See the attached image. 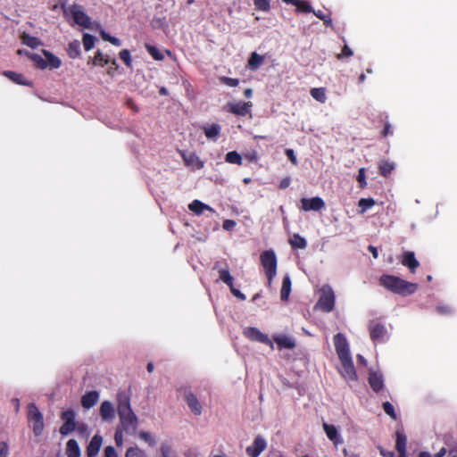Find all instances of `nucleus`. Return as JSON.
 Segmentation results:
<instances>
[{"mask_svg":"<svg viewBox=\"0 0 457 457\" xmlns=\"http://www.w3.org/2000/svg\"><path fill=\"white\" fill-rule=\"evenodd\" d=\"M27 419L32 423V430L36 436L42 435L44 431V417L34 403H30L27 406Z\"/></svg>","mask_w":457,"mask_h":457,"instance_id":"20e7f679","label":"nucleus"},{"mask_svg":"<svg viewBox=\"0 0 457 457\" xmlns=\"http://www.w3.org/2000/svg\"><path fill=\"white\" fill-rule=\"evenodd\" d=\"M392 134L391 125L389 123H386L384 129L382 130V136L386 137Z\"/></svg>","mask_w":457,"mask_h":457,"instance_id":"774afa93","label":"nucleus"},{"mask_svg":"<svg viewBox=\"0 0 457 457\" xmlns=\"http://www.w3.org/2000/svg\"><path fill=\"white\" fill-rule=\"evenodd\" d=\"M229 288H230V292L232 293V295L234 296H236L237 298H238L239 300H242V301L245 300V298H246L245 295L243 293H241L238 289L235 288L234 285H232V287H229Z\"/></svg>","mask_w":457,"mask_h":457,"instance_id":"e2e57ef3","label":"nucleus"},{"mask_svg":"<svg viewBox=\"0 0 457 457\" xmlns=\"http://www.w3.org/2000/svg\"><path fill=\"white\" fill-rule=\"evenodd\" d=\"M188 209L196 215H201L204 211H209L212 213L215 212L212 207L204 204L200 200H194L192 203H190L188 204Z\"/></svg>","mask_w":457,"mask_h":457,"instance_id":"5701e85b","label":"nucleus"},{"mask_svg":"<svg viewBox=\"0 0 457 457\" xmlns=\"http://www.w3.org/2000/svg\"><path fill=\"white\" fill-rule=\"evenodd\" d=\"M334 345L339 359L351 356L349 345L344 334L337 333L334 336Z\"/></svg>","mask_w":457,"mask_h":457,"instance_id":"1a4fd4ad","label":"nucleus"},{"mask_svg":"<svg viewBox=\"0 0 457 457\" xmlns=\"http://www.w3.org/2000/svg\"><path fill=\"white\" fill-rule=\"evenodd\" d=\"M68 54L71 58L75 59L80 54V44L75 40L71 42L68 46Z\"/></svg>","mask_w":457,"mask_h":457,"instance_id":"ea45409f","label":"nucleus"},{"mask_svg":"<svg viewBox=\"0 0 457 457\" xmlns=\"http://www.w3.org/2000/svg\"><path fill=\"white\" fill-rule=\"evenodd\" d=\"M382 406H383L384 411L388 416H390L393 420H396V418H397L396 413H395V408L392 403H390L389 402H385V403H383Z\"/></svg>","mask_w":457,"mask_h":457,"instance_id":"09e8293b","label":"nucleus"},{"mask_svg":"<svg viewBox=\"0 0 457 457\" xmlns=\"http://www.w3.org/2000/svg\"><path fill=\"white\" fill-rule=\"evenodd\" d=\"M184 400L187 403L190 411L195 415L200 416L203 412V407L198 400V397L191 390L186 389L184 391Z\"/></svg>","mask_w":457,"mask_h":457,"instance_id":"9d476101","label":"nucleus"},{"mask_svg":"<svg viewBox=\"0 0 457 457\" xmlns=\"http://www.w3.org/2000/svg\"><path fill=\"white\" fill-rule=\"evenodd\" d=\"M126 457H145V453L138 447H129L127 449Z\"/></svg>","mask_w":457,"mask_h":457,"instance_id":"c03bdc74","label":"nucleus"},{"mask_svg":"<svg viewBox=\"0 0 457 457\" xmlns=\"http://www.w3.org/2000/svg\"><path fill=\"white\" fill-rule=\"evenodd\" d=\"M102 444H103V437L98 434L95 435L87 446V450H86L87 456V457H96L99 453Z\"/></svg>","mask_w":457,"mask_h":457,"instance_id":"a211bd4d","label":"nucleus"},{"mask_svg":"<svg viewBox=\"0 0 457 457\" xmlns=\"http://www.w3.org/2000/svg\"><path fill=\"white\" fill-rule=\"evenodd\" d=\"M123 431L122 428H118L114 434V440L117 446H121L123 444Z\"/></svg>","mask_w":457,"mask_h":457,"instance_id":"4d7b16f0","label":"nucleus"},{"mask_svg":"<svg viewBox=\"0 0 457 457\" xmlns=\"http://www.w3.org/2000/svg\"><path fill=\"white\" fill-rule=\"evenodd\" d=\"M219 278L229 287H232V285H234V278L228 269H220L219 270Z\"/></svg>","mask_w":457,"mask_h":457,"instance_id":"58836bf2","label":"nucleus"},{"mask_svg":"<svg viewBox=\"0 0 457 457\" xmlns=\"http://www.w3.org/2000/svg\"><path fill=\"white\" fill-rule=\"evenodd\" d=\"M325 207V202L320 196H314L312 198H302L301 199V208L304 212H319Z\"/></svg>","mask_w":457,"mask_h":457,"instance_id":"f8f14e48","label":"nucleus"},{"mask_svg":"<svg viewBox=\"0 0 457 457\" xmlns=\"http://www.w3.org/2000/svg\"><path fill=\"white\" fill-rule=\"evenodd\" d=\"M100 415L103 420L110 421L115 417V411L112 403L109 401H104L100 406Z\"/></svg>","mask_w":457,"mask_h":457,"instance_id":"aec40b11","label":"nucleus"},{"mask_svg":"<svg viewBox=\"0 0 457 457\" xmlns=\"http://www.w3.org/2000/svg\"><path fill=\"white\" fill-rule=\"evenodd\" d=\"M286 154L287 156V158L291 161V162L293 164H296L297 163V160H296V157L295 155V152L293 149H287L286 150Z\"/></svg>","mask_w":457,"mask_h":457,"instance_id":"0e129e2a","label":"nucleus"},{"mask_svg":"<svg viewBox=\"0 0 457 457\" xmlns=\"http://www.w3.org/2000/svg\"><path fill=\"white\" fill-rule=\"evenodd\" d=\"M43 54L46 57V61L47 62V67L50 69H58L62 65V61L60 58L53 54L48 50H43Z\"/></svg>","mask_w":457,"mask_h":457,"instance_id":"cd10ccee","label":"nucleus"},{"mask_svg":"<svg viewBox=\"0 0 457 457\" xmlns=\"http://www.w3.org/2000/svg\"><path fill=\"white\" fill-rule=\"evenodd\" d=\"M26 55L34 62L38 69L44 70L47 68V62L41 55L29 52H26Z\"/></svg>","mask_w":457,"mask_h":457,"instance_id":"f704fd0d","label":"nucleus"},{"mask_svg":"<svg viewBox=\"0 0 457 457\" xmlns=\"http://www.w3.org/2000/svg\"><path fill=\"white\" fill-rule=\"evenodd\" d=\"M260 261L268 279L267 287H270L272 280L277 275L278 261L275 252L273 250L262 252L260 255Z\"/></svg>","mask_w":457,"mask_h":457,"instance_id":"7ed1b4c3","label":"nucleus"},{"mask_svg":"<svg viewBox=\"0 0 457 457\" xmlns=\"http://www.w3.org/2000/svg\"><path fill=\"white\" fill-rule=\"evenodd\" d=\"M203 129L207 138L216 140L220 133L221 128L219 124L213 123L211 126H204Z\"/></svg>","mask_w":457,"mask_h":457,"instance_id":"c85d7f7f","label":"nucleus"},{"mask_svg":"<svg viewBox=\"0 0 457 457\" xmlns=\"http://www.w3.org/2000/svg\"><path fill=\"white\" fill-rule=\"evenodd\" d=\"M3 75L18 85H23V86H31L32 85V83L29 82V80H27L21 73H17L15 71H4Z\"/></svg>","mask_w":457,"mask_h":457,"instance_id":"b1692460","label":"nucleus"},{"mask_svg":"<svg viewBox=\"0 0 457 457\" xmlns=\"http://www.w3.org/2000/svg\"><path fill=\"white\" fill-rule=\"evenodd\" d=\"M400 261L401 263L403 266L407 267L411 273H415L416 270L420 266V262L417 261L414 252L411 251L404 252L402 254Z\"/></svg>","mask_w":457,"mask_h":457,"instance_id":"f3484780","label":"nucleus"},{"mask_svg":"<svg viewBox=\"0 0 457 457\" xmlns=\"http://www.w3.org/2000/svg\"><path fill=\"white\" fill-rule=\"evenodd\" d=\"M290 183H291L290 178L289 177H286V178L281 179L278 187L280 189H286V188H287L289 187Z\"/></svg>","mask_w":457,"mask_h":457,"instance_id":"69168bd1","label":"nucleus"},{"mask_svg":"<svg viewBox=\"0 0 457 457\" xmlns=\"http://www.w3.org/2000/svg\"><path fill=\"white\" fill-rule=\"evenodd\" d=\"M237 223L233 220H225L222 224V228L224 230L231 231L236 227Z\"/></svg>","mask_w":457,"mask_h":457,"instance_id":"bf43d9fd","label":"nucleus"},{"mask_svg":"<svg viewBox=\"0 0 457 457\" xmlns=\"http://www.w3.org/2000/svg\"><path fill=\"white\" fill-rule=\"evenodd\" d=\"M312 12L316 17L323 21L326 26H332V19L330 18V16L324 14V12L320 10L317 12L313 10Z\"/></svg>","mask_w":457,"mask_h":457,"instance_id":"8fccbe9b","label":"nucleus"},{"mask_svg":"<svg viewBox=\"0 0 457 457\" xmlns=\"http://www.w3.org/2000/svg\"><path fill=\"white\" fill-rule=\"evenodd\" d=\"M95 40L96 38L94 36L87 33L84 34L82 38L84 49L86 51L92 49L95 46Z\"/></svg>","mask_w":457,"mask_h":457,"instance_id":"37998d69","label":"nucleus"},{"mask_svg":"<svg viewBox=\"0 0 457 457\" xmlns=\"http://www.w3.org/2000/svg\"><path fill=\"white\" fill-rule=\"evenodd\" d=\"M181 156L186 166L190 167L194 170H201L204 166V162L194 152L188 154L183 152Z\"/></svg>","mask_w":457,"mask_h":457,"instance_id":"2eb2a0df","label":"nucleus"},{"mask_svg":"<svg viewBox=\"0 0 457 457\" xmlns=\"http://www.w3.org/2000/svg\"><path fill=\"white\" fill-rule=\"evenodd\" d=\"M87 425L85 423H77L76 429L79 434H86L87 433Z\"/></svg>","mask_w":457,"mask_h":457,"instance_id":"338daca9","label":"nucleus"},{"mask_svg":"<svg viewBox=\"0 0 457 457\" xmlns=\"http://www.w3.org/2000/svg\"><path fill=\"white\" fill-rule=\"evenodd\" d=\"M267 447L266 440L258 435L253 444L246 447L245 453L249 457H258Z\"/></svg>","mask_w":457,"mask_h":457,"instance_id":"ddd939ff","label":"nucleus"},{"mask_svg":"<svg viewBox=\"0 0 457 457\" xmlns=\"http://www.w3.org/2000/svg\"><path fill=\"white\" fill-rule=\"evenodd\" d=\"M357 181L360 183V187L364 188L367 185L365 179V170L364 168H361L358 171Z\"/></svg>","mask_w":457,"mask_h":457,"instance_id":"6e6d98bb","label":"nucleus"},{"mask_svg":"<svg viewBox=\"0 0 457 457\" xmlns=\"http://www.w3.org/2000/svg\"><path fill=\"white\" fill-rule=\"evenodd\" d=\"M270 0H253V4L257 10L268 12L270 9Z\"/></svg>","mask_w":457,"mask_h":457,"instance_id":"a18cd8bd","label":"nucleus"},{"mask_svg":"<svg viewBox=\"0 0 457 457\" xmlns=\"http://www.w3.org/2000/svg\"><path fill=\"white\" fill-rule=\"evenodd\" d=\"M291 292V279L288 276H285L282 281L280 290V298L282 301H287Z\"/></svg>","mask_w":457,"mask_h":457,"instance_id":"473e14b6","label":"nucleus"},{"mask_svg":"<svg viewBox=\"0 0 457 457\" xmlns=\"http://www.w3.org/2000/svg\"><path fill=\"white\" fill-rule=\"evenodd\" d=\"M317 305L325 312H329L333 310L335 306V295L329 286L326 285L322 287L321 295L318 300Z\"/></svg>","mask_w":457,"mask_h":457,"instance_id":"39448f33","label":"nucleus"},{"mask_svg":"<svg viewBox=\"0 0 457 457\" xmlns=\"http://www.w3.org/2000/svg\"><path fill=\"white\" fill-rule=\"evenodd\" d=\"M225 161L228 163H232V164H237V165H241L242 164V157L241 155L236 152V151H231V152H228L226 156H225Z\"/></svg>","mask_w":457,"mask_h":457,"instance_id":"79ce46f5","label":"nucleus"},{"mask_svg":"<svg viewBox=\"0 0 457 457\" xmlns=\"http://www.w3.org/2000/svg\"><path fill=\"white\" fill-rule=\"evenodd\" d=\"M117 411L122 430L127 434H135L138 427V419L131 409L128 396H119Z\"/></svg>","mask_w":457,"mask_h":457,"instance_id":"f257e3e1","label":"nucleus"},{"mask_svg":"<svg viewBox=\"0 0 457 457\" xmlns=\"http://www.w3.org/2000/svg\"><path fill=\"white\" fill-rule=\"evenodd\" d=\"M9 446L6 442L0 443V457H8Z\"/></svg>","mask_w":457,"mask_h":457,"instance_id":"052dcab7","label":"nucleus"},{"mask_svg":"<svg viewBox=\"0 0 457 457\" xmlns=\"http://www.w3.org/2000/svg\"><path fill=\"white\" fill-rule=\"evenodd\" d=\"M396 442H395V449L398 453H406V445H407V436L405 434L400 430L395 432Z\"/></svg>","mask_w":457,"mask_h":457,"instance_id":"c756f323","label":"nucleus"},{"mask_svg":"<svg viewBox=\"0 0 457 457\" xmlns=\"http://www.w3.org/2000/svg\"><path fill=\"white\" fill-rule=\"evenodd\" d=\"M99 399V393L97 391H89L87 392L81 397V405L85 409H90L96 404Z\"/></svg>","mask_w":457,"mask_h":457,"instance_id":"412c9836","label":"nucleus"},{"mask_svg":"<svg viewBox=\"0 0 457 457\" xmlns=\"http://www.w3.org/2000/svg\"><path fill=\"white\" fill-rule=\"evenodd\" d=\"M65 454L67 457H80L81 452L78 442L75 439H70L66 444Z\"/></svg>","mask_w":457,"mask_h":457,"instance_id":"393cba45","label":"nucleus"},{"mask_svg":"<svg viewBox=\"0 0 457 457\" xmlns=\"http://www.w3.org/2000/svg\"><path fill=\"white\" fill-rule=\"evenodd\" d=\"M104 457H118L113 446H106L104 449Z\"/></svg>","mask_w":457,"mask_h":457,"instance_id":"680f3d73","label":"nucleus"},{"mask_svg":"<svg viewBox=\"0 0 457 457\" xmlns=\"http://www.w3.org/2000/svg\"><path fill=\"white\" fill-rule=\"evenodd\" d=\"M263 62L264 57L262 55H260L256 52H253L251 54L248 59L247 67L252 71H256L261 67Z\"/></svg>","mask_w":457,"mask_h":457,"instance_id":"a878e982","label":"nucleus"},{"mask_svg":"<svg viewBox=\"0 0 457 457\" xmlns=\"http://www.w3.org/2000/svg\"><path fill=\"white\" fill-rule=\"evenodd\" d=\"M273 340L280 349L285 348L291 350L295 347V341L286 335L275 336Z\"/></svg>","mask_w":457,"mask_h":457,"instance_id":"4be33fe9","label":"nucleus"},{"mask_svg":"<svg viewBox=\"0 0 457 457\" xmlns=\"http://www.w3.org/2000/svg\"><path fill=\"white\" fill-rule=\"evenodd\" d=\"M92 62L96 66L104 67L110 62V58L108 55H104L100 50H98L96 53Z\"/></svg>","mask_w":457,"mask_h":457,"instance_id":"e433bc0d","label":"nucleus"},{"mask_svg":"<svg viewBox=\"0 0 457 457\" xmlns=\"http://www.w3.org/2000/svg\"><path fill=\"white\" fill-rule=\"evenodd\" d=\"M289 244L294 249H304L307 246V242L304 237L295 233L289 239Z\"/></svg>","mask_w":457,"mask_h":457,"instance_id":"2f4dec72","label":"nucleus"},{"mask_svg":"<svg viewBox=\"0 0 457 457\" xmlns=\"http://www.w3.org/2000/svg\"><path fill=\"white\" fill-rule=\"evenodd\" d=\"M244 335L253 340V341H256V342H260V343H263V344H267V345H272L271 341L269 339V337L262 333L258 328H253V327H248L246 328L245 330H244Z\"/></svg>","mask_w":457,"mask_h":457,"instance_id":"dca6fc26","label":"nucleus"},{"mask_svg":"<svg viewBox=\"0 0 457 457\" xmlns=\"http://www.w3.org/2000/svg\"><path fill=\"white\" fill-rule=\"evenodd\" d=\"M376 202L373 198H361L359 200V213L363 214L368 209L373 207Z\"/></svg>","mask_w":457,"mask_h":457,"instance_id":"c9c22d12","label":"nucleus"},{"mask_svg":"<svg viewBox=\"0 0 457 457\" xmlns=\"http://www.w3.org/2000/svg\"><path fill=\"white\" fill-rule=\"evenodd\" d=\"M436 312L441 315H448L453 312L452 307L446 304H439L436 306Z\"/></svg>","mask_w":457,"mask_h":457,"instance_id":"864d4df0","label":"nucleus"},{"mask_svg":"<svg viewBox=\"0 0 457 457\" xmlns=\"http://www.w3.org/2000/svg\"><path fill=\"white\" fill-rule=\"evenodd\" d=\"M22 44L29 46L30 48H37L41 45L39 38L30 36L29 34L23 33L21 37Z\"/></svg>","mask_w":457,"mask_h":457,"instance_id":"72a5a7b5","label":"nucleus"},{"mask_svg":"<svg viewBox=\"0 0 457 457\" xmlns=\"http://www.w3.org/2000/svg\"><path fill=\"white\" fill-rule=\"evenodd\" d=\"M379 285L392 293L403 296L412 295L418 289L416 283H411L399 277L387 274H384L379 278Z\"/></svg>","mask_w":457,"mask_h":457,"instance_id":"f03ea898","label":"nucleus"},{"mask_svg":"<svg viewBox=\"0 0 457 457\" xmlns=\"http://www.w3.org/2000/svg\"><path fill=\"white\" fill-rule=\"evenodd\" d=\"M323 429L329 440L333 441L335 444H337L340 441L337 429L334 425L323 423Z\"/></svg>","mask_w":457,"mask_h":457,"instance_id":"7c9ffc66","label":"nucleus"},{"mask_svg":"<svg viewBox=\"0 0 457 457\" xmlns=\"http://www.w3.org/2000/svg\"><path fill=\"white\" fill-rule=\"evenodd\" d=\"M370 339L375 342H383L387 334L386 327L378 322L371 321L369 325Z\"/></svg>","mask_w":457,"mask_h":457,"instance_id":"9b49d317","label":"nucleus"},{"mask_svg":"<svg viewBox=\"0 0 457 457\" xmlns=\"http://www.w3.org/2000/svg\"><path fill=\"white\" fill-rule=\"evenodd\" d=\"M161 457H175L170 445L167 443L162 444Z\"/></svg>","mask_w":457,"mask_h":457,"instance_id":"de8ad7c7","label":"nucleus"},{"mask_svg":"<svg viewBox=\"0 0 457 457\" xmlns=\"http://www.w3.org/2000/svg\"><path fill=\"white\" fill-rule=\"evenodd\" d=\"M296 12H305L310 13L313 12V8L311 5V4L306 0H298L297 4H295Z\"/></svg>","mask_w":457,"mask_h":457,"instance_id":"a19ab883","label":"nucleus"},{"mask_svg":"<svg viewBox=\"0 0 457 457\" xmlns=\"http://www.w3.org/2000/svg\"><path fill=\"white\" fill-rule=\"evenodd\" d=\"M353 54V53L351 50V48L347 45H345L342 48L341 53L337 54V58L339 60L345 57L348 58L351 57Z\"/></svg>","mask_w":457,"mask_h":457,"instance_id":"5fc2aeb1","label":"nucleus"},{"mask_svg":"<svg viewBox=\"0 0 457 457\" xmlns=\"http://www.w3.org/2000/svg\"><path fill=\"white\" fill-rule=\"evenodd\" d=\"M368 382L375 393L380 392L384 387L383 376L378 372L370 371L369 373Z\"/></svg>","mask_w":457,"mask_h":457,"instance_id":"6ab92c4d","label":"nucleus"},{"mask_svg":"<svg viewBox=\"0 0 457 457\" xmlns=\"http://www.w3.org/2000/svg\"><path fill=\"white\" fill-rule=\"evenodd\" d=\"M220 82L228 86V87H237L239 84L238 79L229 78V77H221L220 79Z\"/></svg>","mask_w":457,"mask_h":457,"instance_id":"603ef678","label":"nucleus"},{"mask_svg":"<svg viewBox=\"0 0 457 457\" xmlns=\"http://www.w3.org/2000/svg\"><path fill=\"white\" fill-rule=\"evenodd\" d=\"M139 437L145 442L148 443L150 445H154V440L153 439L151 434L146 431H141L139 433Z\"/></svg>","mask_w":457,"mask_h":457,"instance_id":"13d9d810","label":"nucleus"},{"mask_svg":"<svg viewBox=\"0 0 457 457\" xmlns=\"http://www.w3.org/2000/svg\"><path fill=\"white\" fill-rule=\"evenodd\" d=\"M119 56L121 61L124 62L127 67H131L132 59L130 56V53L128 49H123L119 53Z\"/></svg>","mask_w":457,"mask_h":457,"instance_id":"49530a36","label":"nucleus"},{"mask_svg":"<svg viewBox=\"0 0 457 457\" xmlns=\"http://www.w3.org/2000/svg\"><path fill=\"white\" fill-rule=\"evenodd\" d=\"M395 163L382 160L378 163V173L382 177L387 178L391 175L392 171L395 170Z\"/></svg>","mask_w":457,"mask_h":457,"instance_id":"bb28decb","label":"nucleus"},{"mask_svg":"<svg viewBox=\"0 0 457 457\" xmlns=\"http://www.w3.org/2000/svg\"><path fill=\"white\" fill-rule=\"evenodd\" d=\"M76 413L69 409L62 412L61 420L63 424L60 427L59 432L62 436H68L76 429L77 422L75 420Z\"/></svg>","mask_w":457,"mask_h":457,"instance_id":"423d86ee","label":"nucleus"},{"mask_svg":"<svg viewBox=\"0 0 457 457\" xmlns=\"http://www.w3.org/2000/svg\"><path fill=\"white\" fill-rule=\"evenodd\" d=\"M311 96L317 101L320 102V103H325L326 100H327V97H326V89L324 87H315V88H312L311 91Z\"/></svg>","mask_w":457,"mask_h":457,"instance_id":"4c0bfd02","label":"nucleus"},{"mask_svg":"<svg viewBox=\"0 0 457 457\" xmlns=\"http://www.w3.org/2000/svg\"><path fill=\"white\" fill-rule=\"evenodd\" d=\"M70 12L73 17L74 21L83 27V28H90L91 26V19L90 17L83 11V8L79 4H72L70 7Z\"/></svg>","mask_w":457,"mask_h":457,"instance_id":"6e6552de","label":"nucleus"},{"mask_svg":"<svg viewBox=\"0 0 457 457\" xmlns=\"http://www.w3.org/2000/svg\"><path fill=\"white\" fill-rule=\"evenodd\" d=\"M146 49L154 59L158 60V61L163 59L162 54L159 52V50L155 46L146 45Z\"/></svg>","mask_w":457,"mask_h":457,"instance_id":"3c124183","label":"nucleus"},{"mask_svg":"<svg viewBox=\"0 0 457 457\" xmlns=\"http://www.w3.org/2000/svg\"><path fill=\"white\" fill-rule=\"evenodd\" d=\"M342 367L338 370L340 375L347 381H357L358 376L354 368L352 356L339 359Z\"/></svg>","mask_w":457,"mask_h":457,"instance_id":"0eeeda50","label":"nucleus"},{"mask_svg":"<svg viewBox=\"0 0 457 457\" xmlns=\"http://www.w3.org/2000/svg\"><path fill=\"white\" fill-rule=\"evenodd\" d=\"M251 107V102L229 103L227 104V111L237 116H245L250 112Z\"/></svg>","mask_w":457,"mask_h":457,"instance_id":"4468645a","label":"nucleus"}]
</instances>
